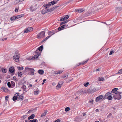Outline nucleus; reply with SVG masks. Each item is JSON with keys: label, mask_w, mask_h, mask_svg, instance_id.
Listing matches in <instances>:
<instances>
[{"label": "nucleus", "mask_w": 122, "mask_h": 122, "mask_svg": "<svg viewBox=\"0 0 122 122\" xmlns=\"http://www.w3.org/2000/svg\"><path fill=\"white\" fill-rule=\"evenodd\" d=\"M107 95V93H106L104 96L105 97L104 98H103V96L102 95H101L99 96H98L96 98V102H98L99 101H102V100H105V99H106V96Z\"/></svg>", "instance_id": "nucleus-1"}, {"label": "nucleus", "mask_w": 122, "mask_h": 122, "mask_svg": "<svg viewBox=\"0 0 122 122\" xmlns=\"http://www.w3.org/2000/svg\"><path fill=\"white\" fill-rule=\"evenodd\" d=\"M25 70L26 71L30 72V75H34L35 71L34 69L31 68L26 67L25 68Z\"/></svg>", "instance_id": "nucleus-2"}, {"label": "nucleus", "mask_w": 122, "mask_h": 122, "mask_svg": "<svg viewBox=\"0 0 122 122\" xmlns=\"http://www.w3.org/2000/svg\"><path fill=\"white\" fill-rule=\"evenodd\" d=\"M113 95V97L115 100H119L121 98V95H120V94L118 93V92H117L114 94Z\"/></svg>", "instance_id": "nucleus-3"}, {"label": "nucleus", "mask_w": 122, "mask_h": 122, "mask_svg": "<svg viewBox=\"0 0 122 122\" xmlns=\"http://www.w3.org/2000/svg\"><path fill=\"white\" fill-rule=\"evenodd\" d=\"M45 32L44 31H42L38 34L37 35V37L38 38H41L45 37Z\"/></svg>", "instance_id": "nucleus-4"}, {"label": "nucleus", "mask_w": 122, "mask_h": 122, "mask_svg": "<svg viewBox=\"0 0 122 122\" xmlns=\"http://www.w3.org/2000/svg\"><path fill=\"white\" fill-rule=\"evenodd\" d=\"M19 54L18 55H15L13 57L14 60L16 62H18L19 61L20 57Z\"/></svg>", "instance_id": "nucleus-5"}, {"label": "nucleus", "mask_w": 122, "mask_h": 122, "mask_svg": "<svg viewBox=\"0 0 122 122\" xmlns=\"http://www.w3.org/2000/svg\"><path fill=\"white\" fill-rule=\"evenodd\" d=\"M122 9L121 7L118 6L116 7L115 10L116 13H118L122 10Z\"/></svg>", "instance_id": "nucleus-6"}, {"label": "nucleus", "mask_w": 122, "mask_h": 122, "mask_svg": "<svg viewBox=\"0 0 122 122\" xmlns=\"http://www.w3.org/2000/svg\"><path fill=\"white\" fill-rule=\"evenodd\" d=\"M66 25H65L61 26L58 28V31H60L63 30V29L65 28L66 27Z\"/></svg>", "instance_id": "nucleus-7"}, {"label": "nucleus", "mask_w": 122, "mask_h": 122, "mask_svg": "<svg viewBox=\"0 0 122 122\" xmlns=\"http://www.w3.org/2000/svg\"><path fill=\"white\" fill-rule=\"evenodd\" d=\"M24 97L23 96V95L21 94L20 96H19L18 98V101H19L20 100L22 101Z\"/></svg>", "instance_id": "nucleus-8"}, {"label": "nucleus", "mask_w": 122, "mask_h": 122, "mask_svg": "<svg viewBox=\"0 0 122 122\" xmlns=\"http://www.w3.org/2000/svg\"><path fill=\"white\" fill-rule=\"evenodd\" d=\"M45 5H44L43 6H44L46 7V9H47V8H49V7H50L51 5V3L50 2H48L47 4Z\"/></svg>", "instance_id": "nucleus-9"}, {"label": "nucleus", "mask_w": 122, "mask_h": 122, "mask_svg": "<svg viewBox=\"0 0 122 122\" xmlns=\"http://www.w3.org/2000/svg\"><path fill=\"white\" fill-rule=\"evenodd\" d=\"M14 67H11L9 69V71L11 73L14 72L15 71V70L14 69Z\"/></svg>", "instance_id": "nucleus-10"}, {"label": "nucleus", "mask_w": 122, "mask_h": 122, "mask_svg": "<svg viewBox=\"0 0 122 122\" xmlns=\"http://www.w3.org/2000/svg\"><path fill=\"white\" fill-rule=\"evenodd\" d=\"M35 117V115L34 114H32L31 115H30V116L28 118V119L29 120L31 119H33Z\"/></svg>", "instance_id": "nucleus-11"}, {"label": "nucleus", "mask_w": 122, "mask_h": 122, "mask_svg": "<svg viewBox=\"0 0 122 122\" xmlns=\"http://www.w3.org/2000/svg\"><path fill=\"white\" fill-rule=\"evenodd\" d=\"M48 12V11H47V9H46V8L45 9L41 11L42 13L43 14H44Z\"/></svg>", "instance_id": "nucleus-12"}, {"label": "nucleus", "mask_w": 122, "mask_h": 122, "mask_svg": "<svg viewBox=\"0 0 122 122\" xmlns=\"http://www.w3.org/2000/svg\"><path fill=\"white\" fill-rule=\"evenodd\" d=\"M84 10L83 9L76 10V12L80 13L83 12Z\"/></svg>", "instance_id": "nucleus-13"}, {"label": "nucleus", "mask_w": 122, "mask_h": 122, "mask_svg": "<svg viewBox=\"0 0 122 122\" xmlns=\"http://www.w3.org/2000/svg\"><path fill=\"white\" fill-rule=\"evenodd\" d=\"M38 72L41 75H42L44 73V71L42 70H39L38 71Z\"/></svg>", "instance_id": "nucleus-14"}, {"label": "nucleus", "mask_w": 122, "mask_h": 122, "mask_svg": "<svg viewBox=\"0 0 122 122\" xmlns=\"http://www.w3.org/2000/svg\"><path fill=\"white\" fill-rule=\"evenodd\" d=\"M40 51H41L43 49V46L42 45L39 47L37 49Z\"/></svg>", "instance_id": "nucleus-15"}, {"label": "nucleus", "mask_w": 122, "mask_h": 122, "mask_svg": "<svg viewBox=\"0 0 122 122\" xmlns=\"http://www.w3.org/2000/svg\"><path fill=\"white\" fill-rule=\"evenodd\" d=\"M118 89V88H114L112 89V92L114 94L116 92H117Z\"/></svg>", "instance_id": "nucleus-16"}, {"label": "nucleus", "mask_w": 122, "mask_h": 122, "mask_svg": "<svg viewBox=\"0 0 122 122\" xmlns=\"http://www.w3.org/2000/svg\"><path fill=\"white\" fill-rule=\"evenodd\" d=\"M39 54H36L33 57H32V59H37L39 56Z\"/></svg>", "instance_id": "nucleus-17"}, {"label": "nucleus", "mask_w": 122, "mask_h": 122, "mask_svg": "<svg viewBox=\"0 0 122 122\" xmlns=\"http://www.w3.org/2000/svg\"><path fill=\"white\" fill-rule=\"evenodd\" d=\"M21 88L23 89V91H26V86L25 85H23L21 87Z\"/></svg>", "instance_id": "nucleus-18"}, {"label": "nucleus", "mask_w": 122, "mask_h": 122, "mask_svg": "<svg viewBox=\"0 0 122 122\" xmlns=\"http://www.w3.org/2000/svg\"><path fill=\"white\" fill-rule=\"evenodd\" d=\"M48 35L50 36H52V35L54 34V33H53V31H51L48 32Z\"/></svg>", "instance_id": "nucleus-19"}, {"label": "nucleus", "mask_w": 122, "mask_h": 122, "mask_svg": "<svg viewBox=\"0 0 122 122\" xmlns=\"http://www.w3.org/2000/svg\"><path fill=\"white\" fill-rule=\"evenodd\" d=\"M1 89L3 90L4 92H7L8 91V89L7 88L4 87H2Z\"/></svg>", "instance_id": "nucleus-20"}, {"label": "nucleus", "mask_w": 122, "mask_h": 122, "mask_svg": "<svg viewBox=\"0 0 122 122\" xmlns=\"http://www.w3.org/2000/svg\"><path fill=\"white\" fill-rule=\"evenodd\" d=\"M113 98L111 96V95L108 96L107 97V99L108 100H110L112 99Z\"/></svg>", "instance_id": "nucleus-21"}, {"label": "nucleus", "mask_w": 122, "mask_h": 122, "mask_svg": "<svg viewBox=\"0 0 122 122\" xmlns=\"http://www.w3.org/2000/svg\"><path fill=\"white\" fill-rule=\"evenodd\" d=\"M36 9L33 8V7L32 6H31L30 7V11L33 12L34 11H35L36 10Z\"/></svg>", "instance_id": "nucleus-22"}, {"label": "nucleus", "mask_w": 122, "mask_h": 122, "mask_svg": "<svg viewBox=\"0 0 122 122\" xmlns=\"http://www.w3.org/2000/svg\"><path fill=\"white\" fill-rule=\"evenodd\" d=\"M54 9L53 7L51 8L50 9H47V11L48 12H51L52 11H53L54 10Z\"/></svg>", "instance_id": "nucleus-23"}, {"label": "nucleus", "mask_w": 122, "mask_h": 122, "mask_svg": "<svg viewBox=\"0 0 122 122\" xmlns=\"http://www.w3.org/2000/svg\"><path fill=\"white\" fill-rule=\"evenodd\" d=\"M39 90L37 88L36 91H34V94L35 95H37L39 93Z\"/></svg>", "instance_id": "nucleus-24"}, {"label": "nucleus", "mask_w": 122, "mask_h": 122, "mask_svg": "<svg viewBox=\"0 0 122 122\" xmlns=\"http://www.w3.org/2000/svg\"><path fill=\"white\" fill-rule=\"evenodd\" d=\"M38 121L36 119H34L32 120H30L29 122H38Z\"/></svg>", "instance_id": "nucleus-25"}, {"label": "nucleus", "mask_w": 122, "mask_h": 122, "mask_svg": "<svg viewBox=\"0 0 122 122\" xmlns=\"http://www.w3.org/2000/svg\"><path fill=\"white\" fill-rule=\"evenodd\" d=\"M18 98L17 96H14L13 97L12 99L13 101H15L17 99L18 100Z\"/></svg>", "instance_id": "nucleus-26"}, {"label": "nucleus", "mask_w": 122, "mask_h": 122, "mask_svg": "<svg viewBox=\"0 0 122 122\" xmlns=\"http://www.w3.org/2000/svg\"><path fill=\"white\" fill-rule=\"evenodd\" d=\"M27 29H28V30L29 32L32 31L33 30V28L32 27H28Z\"/></svg>", "instance_id": "nucleus-27"}, {"label": "nucleus", "mask_w": 122, "mask_h": 122, "mask_svg": "<svg viewBox=\"0 0 122 122\" xmlns=\"http://www.w3.org/2000/svg\"><path fill=\"white\" fill-rule=\"evenodd\" d=\"M47 113V111H45L44 113H43L41 115V117H42L43 116H45L46 115V114Z\"/></svg>", "instance_id": "nucleus-28"}, {"label": "nucleus", "mask_w": 122, "mask_h": 122, "mask_svg": "<svg viewBox=\"0 0 122 122\" xmlns=\"http://www.w3.org/2000/svg\"><path fill=\"white\" fill-rule=\"evenodd\" d=\"M98 80L99 81H103L104 80V78L103 77H98Z\"/></svg>", "instance_id": "nucleus-29"}, {"label": "nucleus", "mask_w": 122, "mask_h": 122, "mask_svg": "<svg viewBox=\"0 0 122 122\" xmlns=\"http://www.w3.org/2000/svg\"><path fill=\"white\" fill-rule=\"evenodd\" d=\"M91 88L88 89L86 91V92H87L90 93H91Z\"/></svg>", "instance_id": "nucleus-30"}, {"label": "nucleus", "mask_w": 122, "mask_h": 122, "mask_svg": "<svg viewBox=\"0 0 122 122\" xmlns=\"http://www.w3.org/2000/svg\"><path fill=\"white\" fill-rule=\"evenodd\" d=\"M15 16L12 17L10 18V20L11 21H13L14 20H15Z\"/></svg>", "instance_id": "nucleus-31"}, {"label": "nucleus", "mask_w": 122, "mask_h": 122, "mask_svg": "<svg viewBox=\"0 0 122 122\" xmlns=\"http://www.w3.org/2000/svg\"><path fill=\"white\" fill-rule=\"evenodd\" d=\"M89 103H91V105H92L93 104V100L92 99H91L89 101Z\"/></svg>", "instance_id": "nucleus-32"}, {"label": "nucleus", "mask_w": 122, "mask_h": 122, "mask_svg": "<svg viewBox=\"0 0 122 122\" xmlns=\"http://www.w3.org/2000/svg\"><path fill=\"white\" fill-rule=\"evenodd\" d=\"M11 86H13V87H14L15 86V83L14 82L12 81H11Z\"/></svg>", "instance_id": "nucleus-33"}, {"label": "nucleus", "mask_w": 122, "mask_h": 122, "mask_svg": "<svg viewBox=\"0 0 122 122\" xmlns=\"http://www.w3.org/2000/svg\"><path fill=\"white\" fill-rule=\"evenodd\" d=\"M88 61V60H87L86 61H83L82 63H80V64L84 65V64L86 63Z\"/></svg>", "instance_id": "nucleus-34"}, {"label": "nucleus", "mask_w": 122, "mask_h": 122, "mask_svg": "<svg viewBox=\"0 0 122 122\" xmlns=\"http://www.w3.org/2000/svg\"><path fill=\"white\" fill-rule=\"evenodd\" d=\"M18 69L19 70H22L24 68L22 67H20L18 66L17 67Z\"/></svg>", "instance_id": "nucleus-35"}, {"label": "nucleus", "mask_w": 122, "mask_h": 122, "mask_svg": "<svg viewBox=\"0 0 122 122\" xmlns=\"http://www.w3.org/2000/svg\"><path fill=\"white\" fill-rule=\"evenodd\" d=\"M70 110V108L69 107H66L65 109V111L66 112H68Z\"/></svg>", "instance_id": "nucleus-36"}, {"label": "nucleus", "mask_w": 122, "mask_h": 122, "mask_svg": "<svg viewBox=\"0 0 122 122\" xmlns=\"http://www.w3.org/2000/svg\"><path fill=\"white\" fill-rule=\"evenodd\" d=\"M61 86L59 84H58L56 87V89H57L60 88H61Z\"/></svg>", "instance_id": "nucleus-37"}, {"label": "nucleus", "mask_w": 122, "mask_h": 122, "mask_svg": "<svg viewBox=\"0 0 122 122\" xmlns=\"http://www.w3.org/2000/svg\"><path fill=\"white\" fill-rule=\"evenodd\" d=\"M39 51H40L38 50V49H37L35 51V52L36 53V54H39Z\"/></svg>", "instance_id": "nucleus-38"}, {"label": "nucleus", "mask_w": 122, "mask_h": 122, "mask_svg": "<svg viewBox=\"0 0 122 122\" xmlns=\"http://www.w3.org/2000/svg\"><path fill=\"white\" fill-rule=\"evenodd\" d=\"M29 32L28 30V29L27 28L26 29H25L24 30V33H27L28 32Z\"/></svg>", "instance_id": "nucleus-39"}, {"label": "nucleus", "mask_w": 122, "mask_h": 122, "mask_svg": "<svg viewBox=\"0 0 122 122\" xmlns=\"http://www.w3.org/2000/svg\"><path fill=\"white\" fill-rule=\"evenodd\" d=\"M89 82H88L86 83H84V85L85 87H87L88 86V85L89 84Z\"/></svg>", "instance_id": "nucleus-40"}, {"label": "nucleus", "mask_w": 122, "mask_h": 122, "mask_svg": "<svg viewBox=\"0 0 122 122\" xmlns=\"http://www.w3.org/2000/svg\"><path fill=\"white\" fill-rule=\"evenodd\" d=\"M96 89L95 88H93L92 89L91 88V93H93L96 91Z\"/></svg>", "instance_id": "nucleus-41"}, {"label": "nucleus", "mask_w": 122, "mask_h": 122, "mask_svg": "<svg viewBox=\"0 0 122 122\" xmlns=\"http://www.w3.org/2000/svg\"><path fill=\"white\" fill-rule=\"evenodd\" d=\"M58 29L57 30V29H56L55 30H52L53 31V33H54V34L55 33H56V32H58Z\"/></svg>", "instance_id": "nucleus-42"}, {"label": "nucleus", "mask_w": 122, "mask_h": 122, "mask_svg": "<svg viewBox=\"0 0 122 122\" xmlns=\"http://www.w3.org/2000/svg\"><path fill=\"white\" fill-rule=\"evenodd\" d=\"M55 0H54L53 1H52L51 2H50V3H51V5H53L55 4V1H54Z\"/></svg>", "instance_id": "nucleus-43"}, {"label": "nucleus", "mask_w": 122, "mask_h": 122, "mask_svg": "<svg viewBox=\"0 0 122 122\" xmlns=\"http://www.w3.org/2000/svg\"><path fill=\"white\" fill-rule=\"evenodd\" d=\"M117 73L118 74H122V69L119 70L117 72Z\"/></svg>", "instance_id": "nucleus-44"}, {"label": "nucleus", "mask_w": 122, "mask_h": 122, "mask_svg": "<svg viewBox=\"0 0 122 122\" xmlns=\"http://www.w3.org/2000/svg\"><path fill=\"white\" fill-rule=\"evenodd\" d=\"M22 72H18V76H21L22 75Z\"/></svg>", "instance_id": "nucleus-45"}, {"label": "nucleus", "mask_w": 122, "mask_h": 122, "mask_svg": "<svg viewBox=\"0 0 122 122\" xmlns=\"http://www.w3.org/2000/svg\"><path fill=\"white\" fill-rule=\"evenodd\" d=\"M7 85L9 87H10L11 86V85L10 82H8L7 83Z\"/></svg>", "instance_id": "nucleus-46"}, {"label": "nucleus", "mask_w": 122, "mask_h": 122, "mask_svg": "<svg viewBox=\"0 0 122 122\" xmlns=\"http://www.w3.org/2000/svg\"><path fill=\"white\" fill-rule=\"evenodd\" d=\"M65 20V18H64V17H61L60 20V21H64V20Z\"/></svg>", "instance_id": "nucleus-47"}, {"label": "nucleus", "mask_w": 122, "mask_h": 122, "mask_svg": "<svg viewBox=\"0 0 122 122\" xmlns=\"http://www.w3.org/2000/svg\"><path fill=\"white\" fill-rule=\"evenodd\" d=\"M67 21H64L63 22L61 23V25L63 24H64L66 23L67 22Z\"/></svg>", "instance_id": "nucleus-48"}, {"label": "nucleus", "mask_w": 122, "mask_h": 122, "mask_svg": "<svg viewBox=\"0 0 122 122\" xmlns=\"http://www.w3.org/2000/svg\"><path fill=\"white\" fill-rule=\"evenodd\" d=\"M67 77H68V75L66 76V75H64V76H62V78H66L65 79H66L67 78Z\"/></svg>", "instance_id": "nucleus-49"}, {"label": "nucleus", "mask_w": 122, "mask_h": 122, "mask_svg": "<svg viewBox=\"0 0 122 122\" xmlns=\"http://www.w3.org/2000/svg\"><path fill=\"white\" fill-rule=\"evenodd\" d=\"M64 17L65 18V20H66V19H67L69 18V16L68 15H66Z\"/></svg>", "instance_id": "nucleus-50"}, {"label": "nucleus", "mask_w": 122, "mask_h": 122, "mask_svg": "<svg viewBox=\"0 0 122 122\" xmlns=\"http://www.w3.org/2000/svg\"><path fill=\"white\" fill-rule=\"evenodd\" d=\"M63 82L62 81H60L58 83V84H59L61 86L63 84Z\"/></svg>", "instance_id": "nucleus-51"}, {"label": "nucleus", "mask_w": 122, "mask_h": 122, "mask_svg": "<svg viewBox=\"0 0 122 122\" xmlns=\"http://www.w3.org/2000/svg\"><path fill=\"white\" fill-rule=\"evenodd\" d=\"M2 71L3 72H4L5 73H6L7 71V70L5 69H2Z\"/></svg>", "instance_id": "nucleus-52"}, {"label": "nucleus", "mask_w": 122, "mask_h": 122, "mask_svg": "<svg viewBox=\"0 0 122 122\" xmlns=\"http://www.w3.org/2000/svg\"><path fill=\"white\" fill-rule=\"evenodd\" d=\"M9 98V97L8 96H6L5 97V100L6 101H8V99Z\"/></svg>", "instance_id": "nucleus-53"}, {"label": "nucleus", "mask_w": 122, "mask_h": 122, "mask_svg": "<svg viewBox=\"0 0 122 122\" xmlns=\"http://www.w3.org/2000/svg\"><path fill=\"white\" fill-rule=\"evenodd\" d=\"M114 51H110V52L109 54V55H112V53H114Z\"/></svg>", "instance_id": "nucleus-54"}, {"label": "nucleus", "mask_w": 122, "mask_h": 122, "mask_svg": "<svg viewBox=\"0 0 122 122\" xmlns=\"http://www.w3.org/2000/svg\"><path fill=\"white\" fill-rule=\"evenodd\" d=\"M63 72V71H58L57 72V74H61L62 72Z\"/></svg>", "instance_id": "nucleus-55"}, {"label": "nucleus", "mask_w": 122, "mask_h": 122, "mask_svg": "<svg viewBox=\"0 0 122 122\" xmlns=\"http://www.w3.org/2000/svg\"><path fill=\"white\" fill-rule=\"evenodd\" d=\"M60 120L59 119H58L57 120H56L54 122H60Z\"/></svg>", "instance_id": "nucleus-56"}, {"label": "nucleus", "mask_w": 122, "mask_h": 122, "mask_svg": "<svg viewBox=\"0 0 122 122\" xmlns=\"http://www.w3.org/2000/svg\"><path fill=\"white\" fill-rule=\"evenodd\" d=\"M18 9L17 8H15V12H18V9H19V7H18Z\"/></svg>", "instance_id": "nucleus-57"}, {"label": "nucleus", "mask_w": 122, "mask_h": 122, "mask_svg": "<svg viewBox=\"0 0 122 122\" xmlns=\"http://www.w3.org/2000/svg\"><path fill=\"white\" fill-rule=\"evenodd\" d=\"M27 117V115H24L23 116V119H24L26 117Z\"/></svg>", "instance_id": "nucleus-58"}, {"label": "nucleus", "mask_w": 122, "mask_h": 122, "mask_svg": "<svg viewBox=\"0 0 122 122\" xmlns=\"http://www.w3.org/2000/svg\"><path fill=\"white\" fill-rule=\"evenodd\" d=\"M112 91L110 92H107V95H109L110 94H111V93H112Z\"/></svg>", "instance_id": "nucleus-59"}, {"label": "nucleus", "mask_w": 122, "mask_h": 122, "mask_svg": "<svg viewBox=\"0 0 122 122\" xmlns=\"http://www.w3.org/2000/svg\"><path fill=\"white\" fill-rule=\"evenodd\" d=\"M7 39V38H3V39H2L1 40L2 41H3L4 40H6Z\"/></svg>", "instance_id": "nucleus-60"}, {"label": "nucleus", "mask_w": 122, "mask_h": 122, "mask_svg": "<svg viewBox=\"0 0 122 122\" xmlns=\"http://www.w3.org/2000/svg\"><path fill=\"white\" fill-rule=\"evenodd\" d=\"M24 15L23 14H21L20 15H19L18 16H19V17H20V18H21Z\"/></svg>", "instance_id": "nucleus-61"}, {"label": "nucleus", "mask_w": 122, "mask_h": 122, "mask_svg": "<svg viewBox=\"0 0 122 122\" xmlns=\"http://www.w3.org/2000/svg\"><path fill=\"white\" fill-rule=\"evenodd\" d=\"M51 37V36H48L46 38L47 40L49 38H50Z\"/></svg>", "instance_id": "nucleus-62"}, {"label": "nucleus", "mask_w": 122, "mask_h": 122, "mask_svg": "<svg viewBox=\"0 0 122 122\" xmlns=\"http://www.w3.org/2000/svg\"><path fill=\"white\" fill-rule=\"evenodd\" d=\"M59 7V6H55L53 7L54 9L56 8H58V7Z\"/></svg>", "instance_id": "nucleus-63"}, {"label": "nucleus", "mask_w": 122, "mask_h": 122, "mask_svg": "<svg viewBox=\"0 0 122 122\" xmlns=\"http://www.w3.org/2000/svg\"><path fill=\"white\" fill-rule=\"evenodd\" d=\"M32 110H29L28 112L27 113H30L32 111Z\"/></svg>", "instance_id": "nucleus-64"}]
</instances>
